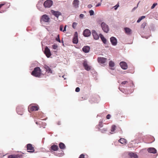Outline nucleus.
Here are the masks:
<instances>
[{
    "label": "nucleus",
    "instance_id": "33",
    "mask_svg": "<svg viewBox=\"0 0 158 158\" xmlns=\"http://www.w3.org/2000/svg\"><path fill=\"white\" fill-rule=\"evenodd\" d=\"M147 23L146 22L143 23L141 25V27L144 29L146 26Z\"/></svg>",
    "mask_w": 158,
    "mask_h": 158
},
{
    "label": "nucleus",
    "instance_id": "30",
    "mask_svg": "<svg viewBox=\"0 0 158 158\" xmlns=\"http://www.w3.org/2000/svg\"><path fill=\"white\" fill-rule=\"evenodd\" d=\"M115 128L116 126L114 125H113L111 127V131L112 132H114L115 131Z\"/></svg>",
    "mask_w": 158,
    "mask_h": 158
},
{
    "label": "nucleus",
    "instance_id": "27",
    "mask_svg": "<svg viewBox=\"0 0 158 158\" xmlns=\"http://www.w3.org/2000/svg\"><path fill=\"white\" fill-rule=\"evenodd\" d=\"M59 146L60 148L61 149H64L65 148V145L64 143H59Z\"/></svg>",
    "mask_w": 158,
    "mask_h": 158
},
{
    "label": "nucleus",
    "instance_id": "2",
    "mask_svg": "<svg viewBox=\"0 0 158 158\" xmlns=\"http://www.w3.org/2000/svg\"><path fill=\"white\" fill-rule=\"evenodd\" d=\"M50 19V17L47 15L44 14L41 16L40 21L42 23V22L47 23L49 21Z\"/></svg>",
    "mask_w": 158,
    "mask_h": 158
},
{
    "label": "nucleus",
    "instance_id": "12",
    "mask_svg": "<svg viewBox=\"0 0 158 158\" xmlns=\"http://www.w3.org/2000/svg\"><path fill=\"white\" fill-rule=\"evenodd\" d=\"M83 65L86 70L89 71L90 70L91 67L88 64L87 62L86 61H84L83 63Z\"/></svg>",
    "mask_w": 158,
    "mask_h": 158
},
{
    "label": "nucleus",
    "instance_id": "49",
    "mask_svg": "<svg viewBox=\"0 0 158 158\" xmlns=\"http://www.w3.org/2000/svg\"><path fill=\"white\" fill-rule=\"evenodd\" d=\"M4 5V3H2L0 4V8L1 7Z\"/></svg>",
    "mask_w": 158,
    "mask_h": 158
},
{
    "label": "nucleus",
    "instance_id": "23",
    "mask_svg": "<svg viewBox=\"0 0 158 158\" xmlns=\"http://www.w3.org/2000/svg\"><path fill=\"white\" fill-rule=\"evenodd\" d=\"M99 36L103 43L104 44H106V40L104 37L103 35L101 34H100Z\"/></svg>",
    "mask_w": 158,
    "mask_h": 158
},
{
    "label": "nucleus",
    "instance_id": "46",
    "mask_svg": "<svg viewBox=\"0 0 158 158\" xmlns=\"http://www.w3.org/2000/svg\"><path fill=\"white\" fill-rule=\"evenodd\" d=\"M84 16V15L82 14H81L80 15V17L81 18H83Z\"/></svg>",
    "mask_w": 158,
    "mask_h": 158
},
{
    "label": "nucleus",
    "instance_id": "20",
    "mask_svg": "<svg viewBox=\"0 0 158 158\" xmlns=\"http://www.w3.org/2000/svg\"><path fill=\"white\" fill-rule=\"evenodd\" d=\"M79 4V1L78 0H74L73 3V6L75 8L78 7Z\"/></svg>",
    "mask_w": 158,
    "mask_h": 158
},
{
    "label": "nucleus",
    "instance_id": "39",
    "mask_svg": "<svg viewBox=\"0 0 158 158\" xmlns=\"http://www.w3.org/2000/svg\"><path fill=\"white\" fill-rule=\"evenodd\" d=\"M63 25H61L60 26V31H63Z\"/></svg>",
    "mask_w": 158,
    "mask_h": 158
},
{
    "label": "nucleus",
    "instance_id": "5",
    "mask_svg": "<svg viewBox=\"0 0 158 158\" xmlns=\"http://www.w3.org/2000/svg\"><path fill=\"white\" fill-rule=\"evenodd\" d=\"M27 152L30 153H33L34 152V147L32 146L31 144L29 143L27 145Z\"/></svg>",
    "mask_w": 158,
    "mask_h": 158
},
{
    "label": "nucleus",
    "instance_id": "35",
    "mask_svg": "<svg viewBox=\"0 0 158 158\" xmlns=\"http://www.w3.org/2000/svg\"><path fill=\"white\" fill-rule=\"evenodd\" d=\"M56 41L60 43V39L59 35H57V37L56 38Z\"/></svg>",
    "mask_w": 158,
    "mask_h": 158
},
{
    "label": "nucleus",
    "instance_id": "42",
    "mask_svg": "<svg viewBox=\"0 0 158 158\" xmlns=\"http://www.w3.org/2000/svg\"><path fill=\"white\" fill-rule=\"evenodd\" d=\"M74 37H78V34L77 32H75Z\"/></svg>",
    "mask_w": 158,
    "mask_h": 158
},
{
    "label": "nucleus",
    "instance_id": "48",
    "mask_svg": "<svg viewBox=\"0 0 158 158\" xmlns=\"http://www.w3.org/2000/svg\"><path fill=\"white\" fill-rule=\"evenodd\" d=\"M66 25H65L64 27V30H63V32H64L66 31Z\"/></svg>",
    "mask_w": 158,
    "mask_h": 158
},
{
    "label": "nucleus",
    "instance_id": "45",
    "mask_svg": "<svg viewBox=\"0 0 158 158\" xmlns=\"http://www.w3.org/2000/svg\"><path fill=\"white\" fill-rule=\"evenodd\" d=\"M128 83V82L127 81H123L122 83H121V84H124V85H125L126 84H127V83Z\"/></svg>",
    "mask_w": 158,
    "mask_h": 158
},
{
    "label": "nucleus",
    "instance_id": "14",
    "mask_svg": "<svg viewBox=\"0 0 158 158\" xmlns=\"http://www.w3.org/2000/svg\"><path fill=\"white\" fill-rule=\"evenodd\" d=\"M59 149L58 146L55 144L52 145L50 148L51 151H57Z\"/></svg>",
    "mask_w": 158,
    "mask_h": 158
},
{
    "label": "nucleus",
    "instance_id": "6",
    "mask_svg": "<svg viewBox=\"0 0 158 158\" xmlns=\"http://www.w3.org/2000/svg\"><path fill=\"white\" fill-rule=\"evenodd\" d=\"M44 53L48 58L49 57L52 55L50 49L47 47H46L45 48Z\"/></svg>",
    "mask_w": 158,
    "mask_h": 158
},
{
    "label": "nucleus",
    "instance_id": "44",
    "mask_svg": "<svg viewBox=\"0 0 158 158\" xmlns=\"http://www.w3.org/2000/svg\"><path fill=\"white\" fill-rule=\"evenodd\" d=\"M110 117L111 115H110V114H108L106 116V118L107 119H110Z\"/></svg>",
    "mask_w": 158,
    "mask_h": 158
},
{
    "label": "nucleus",
    "instance_id": "11",
    "mask_svg": "<svg viewBox=\"0 0 158 158\" xmlns=\"http://www.w3.org/2000/svg\"><path fill=\"white\" fill-rule=\"evenodd\" d=\"M107 59L104 57H99L98 58V62L101 64H104L106 61Z\"/></svg>",
    "mask_w": 158,
    "mask_h": 158
},
{
    "label": "nucleus",
    "instance_id": "26",
    "mask_svg": "<svg viewBox=\"0 0 158 158\" xmlns=\"http://www.w3.org/2000/svg\"><path fill=\"white\" fill-rule=\"evenodd\" d=\"M98 130L99 131H101L102 133H104L107 131V129L106 128H103L102 129H100L99 127L98 128Z\"/></svg>",
    "mask_w": 158,
    "mask_h": 158
},
{
    "label": "nucleus",
    "instance_id": "34",
    "mask_svg": "<svg viewBox=\"0 0 158 158\" xmlns=\"http://www.w3.org/2000/svg\"><path fill=\"white\" fill-rule=\"evenodd\" d=\"M77 25V23H76L74 22L73 23L72 27L73 28L75 29L76 28Z\"/></svg>",
    "mask_w": 158,
    "mask_h": 158
},
{
    "label": "nucleus",
    "instance_id": "29",
    "mask_svg": "<svg viewBox=\"0 0 158 158\" xmlns=\"http://www.w3.org/2000/svg\"><path fill=\"white\" fill-rule=\"evenodd\" d=\"M109 65L111 67H113L114 66V64L112 61L111 60L109 62Z\"/></svg>",
    "mask_w": 158,
    "mask_h": 158
},
{
    "label": "nucleus",
    "instance_id": "28",
    "mask_svg": "<svg viewBox=\"0 0 158 158\" xmlns=\"http://www.w3.org/2000/svg\"><path fill=\"white\" fill-rule=\"evenodd\" d=\"M73 42L74 44H77L78 42V37H74L73 39Z\"/></svg>",
    "mask_w": 158,
    "mask_h": 158
},
{
    "label": "nucleus",
    "instance_id": "15",
    "mask_svg": "<svg viewBox=\"0 0 158 158\" xmlns=\"http://www.w3.org/2000/svg\"><path fill=\"white\" fill-rule=\"evenodd\" d=\"M16 110L19 114L20 115H22L23 114V110L21 107H18L16 108Z\"/></svg>",
    "mask_w": 158,
    "mask_h": 158
},
{
    "label": "nucleus",
    "instance_id": "19",
    "mask_svg": "<svg viewBox=\"0 0 158 158\" xmlns=\"http://www.w3.org/2000/svg\"><path fill=\"white\" fill-rule=\"evenodd\" d=\"M128 155L131 158H138V156L136 154L132 152L129 153Z\"/></svg>",
    "mask_w": 158,
    "mask_h": 158
},
{
    "label": "nucleus",
    "instance_id": "40",
    "mask_svg": "<svg viewBox=\"0 0 158 158\" xmlns=\"http://www.w3.org/2000/svg\"><path fill=\"white\" fill-rule=\"evenodd\" d=\"M89 13L90 15H93L94 14L93 10H89Z\"/></svg>",
    "mask_w": 158,
    "mask_h": 158
},
{
    "label": "nucleus",
    "instance_id": "9",
    "mask_svg": "<svg viewBox=\"0 0 158 158\" xmlns=\"http://www.w3.org/2000/svg\"><path fill=\"white\" fill-rule=\"evenodd\" d=\"M92 32L94 38L95 40H97L99 39L100 36L98 35L95 30H92Z\"/></svg>",
    "mask_w": 158,
    "mask_h": 158
},
{
    "label": "nucleus",
    "instance_id": "25",
    "mask_svg": "<svg viewBox=\"0 0 158 158\" xmlns=\"http://www.w3.org/2000/svg\"><path fill=\"white\" fill-rule=\"evenodd\" d=\"M38 107L37 106H33L31 107L30 110L31 111H37L38 110Z\"/></svg>",
    "mask_w": 158,
    "mask_h": 158
},
{
    "label": "nucleus",
    "instance_id": "16",
    "mask_svg": "<svg viewBox=\"0 0 158 158\" xmlns=\"http://www.w3.org/2000/svg\"><path fill=\"white\" fill-rule=\"evenodd\" d=\"M44 68L45 69V71L48 72V73H52V70L50 68V67L47 65H45L44 66Z\"/></svg>",
    "mask_w": 158,
    "mask_h": 158
},
{
    "label": "nucleus",
    "instance_id": "8",
    "mask_svg": "<svg viewBox=\"0 0 158 158\" xmlns=\"http://www.w3.org/2000/svg\"><path fill=\"white\" fill-rule=\"evenodd\" d=\"M110 41L113 45L115 46L117 45V40L115 37H111L110 38Z\"/></svg>",
    "mask_w": 158,
    "mask_h": 158
},
{
    "label": "nucleus",
    "instance_id": "32",
    "mask_svg": "<svg viewBox=\"0 0 158 158\" xmlns=\"http://www.w3.org/2000/svg\"><path fill=\"white\" fill-rule=\"evenodd\" d=\"M145 16H142L140 17L137 21V23H139L142 19L145 18Z\"/></svg>",
    "mask_w": 158,
    "mask_h": 158
},
{
    "label": "nucleus",
    "instance_id": "7",
    "mask_svg": "<svg viewBox=\"0 0 158 158\" xmlns=\"http://www.w3.org/2000/svg\"><path fill=\"white\" fill-rule=\"evenodd\" d=\"M120 65L121 68L123 69L126 70L127 68V65L126 62L122 61L120 63Z\"/></svg>",
    "mask_w": 158,
    "mask_h": 158
},
{
    "label": "nucleus",
    "instance_id": "31",
    "mask_svg": "<svg viewBox=\"0 0 158 158\" xmlns=\"http://www.w3.org/2000/svg\"><path fill=\"white\" fill-rule=\"evenodd\" d=\"M98 127L99 128L102 127H103V124H102V121H100L99 123V124L98 125Z\"/></svg>",
    "mask_w": 158,
    "mask_h": 158
},
{
    "label": "nucleus",
    "instance_id": "37",
    "mask_svg": "<svg viewBox=\"0 0 158 158\" xmlns=\"http://www.w3.org/2000/svg\"><path fill=\"white\" fill-rule=\"evenodd\" d=\"M157 3H154L152 5V6L151 7V9H153L156 5H157Z\"/></svg>",
    "mask_w": 158,
    "mask_h": 158
},
{
    "label": "nucleus",
    "instance_id": "43",
    "mask_svg": "<svg viewBox=\"0 0 158 158\" xmlns=\"http://www.w3.org/2000/svg\"><path fill=\"white\" fill-rule=\"evenodd\" d=\"M80 90V89L79 87H77L75 89V91L76 92H79Z\"/></svg>",
    "mask_w": 158,
    "mask_h": 158
},
{
    "label": "nucleus",
    "instance_id": "47",
    "mask_svg": "<svg viewBox=\"0 0 158 158\" xmlns=\"http://www.w3.org/2000/svg\"><path fill=\"white\" fill-rule=\"evenodd\" d=\"M88 7L89 8H90L91 7H92V5L91 4L89 5L88 6Z\"/></svg>",
    "mask_w": 158,
    "mask_h": 158
},
{
    "label": "nucleus",
    "instance_id": "52",
    "mask_svg": "<svg viewBox=\"0 0 158 158\" xmlns=\"http://www.w3.org/2000/svg\"><path fill=\"white\" fill-rule=\"evenodd\" d=\"M64 75H63L62 76V77H63V78H64V79H65V78H64Z\"/></svg>",
    "mask_w": 158,
    "mask_h": 158
},
{
    "label": "nucleus",
    "instance_id": "38",
    "mask_svg": "<svg viewBox=\"0 0 158 158\" xmlns=\"http://www.w3.org/2000/svg\"><path fill=\"white\" fill-rule=\"evenodd\" d=\"M119 5L118 3H117L115 6H114L115 10H116L117 8L119 7Z\"/></svg>",
    "mask_w": 158,
    "mask_h": 158
},
{
    "label": "nucleus",
    "instance_id": "24",
    "mask_svg": "<svg viewBox=\"0 0 158 158\" xmlns=\"http://www.w3.org/2000/svg\"><path fill=\"white\" fill-rule=\"evenodd\" d=\"M53 11V15H54L57 18H58L59 15H61V13L59 11Z\"/></svg>",
    "mask_w": 158,
    "mask_h": 158
},
{
    "label": "nucleus",
    "instance_id": "13",
    "mask_svg": "<svg viewBox=\"0 0 158 158\" xmlns=\"http://www.w3.org/2000/svg\"><path fill=\"white\" fill-rule=\"evenodd\" d=\"M91 32L88 29L85 30L83 32V35L85 37H88L90 35Z\"/></svg>",
    "mask_w": 158,
    "mask_h": 158
},
{
    "label": "nucleus",
    "instance_id": "10",
    "mask_svg": "<svg viewBox=\"0 0 158 158\" xmlns=\"http://www.w3.org/2000/svg\"><path fill=\"white\" fill-rule=\"evenodd\" d=\"M22 154L11 155L8 156V158H18L22 157Z\"/></svg>",
    "mask_w": 158,
    "mask_h": 158
},
{
    "label": "nucleus",
    "instance_id": "41",
    "mask_svg": "<svg viewBox=\"0 0 158 158\" xmlns=\"http://www.w3.org/2000/svg\"><path fill=\"white\" fill-rule=\"evenodd\" d=\"M79 158H85V155L83 154H82L80 156Z\"/></svg>",
    "mask_w": 158,
    "mask_h": 158
},
{
    "label": "nucleus",
    "instance_id": "53",
    "mask_svg": "<svg viewBox=\"0 0 158 158\" xmlns=\"http://www.w3.org/2000/svg\"><path fill=\"white\" fill-rule=\"evenodd\" d=\"M135 9H136V8H135V7H134V8H133V10H134Z\"/></svg>",
    "mask_w": 158,
    "mask_h": 158
},
{
    "label": "nucleus",
    "instance_id": "51",
    "mask_svg": "<svg viewBox=\"0 0 158 158\" xmlns=\"http://www.w3.org/2000/svg\"><path fill=\"white\" fill-rule=\"evenodd\" d=\"M101 22V21H100V20H99L98 21V23L99 24Z\"/></svg>",
    "mask_w": 158,
    "mask_h": 158
},
{
    "label": "nucleus",
    "instance_id": "17",
    "mask_svg": "<svg viewBox=\"0 0 158 158\" xmlns=\"http://www.w3.org/2000/svg\"><path fill=\"white\" fill-rule=\"evenodd\" d=\"M147 150L148 152L153 154L156 153L157 151L156 149L153 148H148Z\"/></svg>",
    "mask_w": 158,
    "mask_h": 158
},
{
    "label": "nucleus",
    "instance_id": "1",
    "mask_svg": "<svg viewBox=\"0 0 158 158\" xmlns=\"http://www.w3.org/2000/svg\"><path fill=\"white\" fill-rule=\"evenodd\" d=\"M41 74V71L40 68L39 67L35 68L31 73V74L33 76L38 77H40Z\"/></svg>",
    "mask_w": 158,
    "mask_h": 158
},
{
    "label": "nucleus",
    "instance_id": "54",
    "mask_svg": "<svg viewBox=\"0 0 158 158\" xmlns=\"http://www.w3.org/2000/svg\"><path fill=\"white\" fill-rule=\"evenodd\" d=\"M36 124H38V123H37V122H36Z\"/></svg>",
    "mask_w": 158,
    "mask_h": 158
},
{
    "label": "nucleus",
    "instance_id": "3",
    "mask_svg": "<svg viewBox=\"0 0 158 158\" xmlns=\"http://www.w3.org/2000/svg\"><path fill=\"white\" fill-rule=\"evenodd\" d=\"M53 4V2L51 0H47L44 3V5L45 8H49Z\"/></svg>",
    "mask_w": 158,
    "mask_h": 158
},
{
    "label": "nucleus",
    "instance_id": "4",
    "mask_svg": "<svg viewBox=\"0 0 158 158\" xmlns=\"http://www.w3.org/2000/svg\"><path fill=\"white\" fill-rule=\"evenodd\" d=\"M101 27L102 30L104 32L107 33L109 31V28L108 26L104 22L101 23Z\"/></svg>",
    "mask_w": 158,
    "mask_h": 158
},
{
    "label": "nucleus",
    "instance_id": "36",
    "mask_svg": "<svg viewBox=\"0 0 158 158\" xmlns=\"http://www.w3.org/2000/svg\"><path fill=\"white\" fill-rule=\"evenodd\" d=\"M52 48L53 49H56L58 47V46L56 44H54L52 46Z\"/></svg>",
    "mask_w": 158,
    "mask_h": 158
},
{
    "label": "nucleus",
    "instance_id": "18",
    "mask_svg": "<svg viewBox=\"0 0 158 158\" xmlns=\"http://www.w3.org/2000/svg\"><path fill=\"white\" fill-rule=\"evenodd\" d=\"M90 47L89 46H85L82 48L83 51L85 53H88L90 50Z\"/></svg>",
    "mask_w": 158,
    "mask_h": 158
},
{
    "label": "nucleus",
    "instance_id": "50",
    "mask_svg": "<svg viewBox=\"0 0 158 158\" xmlns=\"http://www.w3.org/2000/svg\"><path fill=\"white\" fill-rule=\"evenodd\" d=\"M100 5H101V3H99L96 6H100Z\"/></svg>",
    "mask_w": 158,
    "mask_h": 158
},
{
    "label": "nucleus",
    "instance_id": "21",
    "mask_svg": "<svg viewBox=\"0 0 158 158\" xmlns=\"http://www.w3.org/2000/svg\"><path fill=\"white\" fill-rule=\"evenodd\" d=\"M124 30L125 33L128 35L131 34V30L129 28L125 27L124 28Z\"/></svg>",
    "mask_w": 158,
    "mask_h": 158
},
{
    "label": "nucleus",
    "instance_id": "22",
    "mask_svg": "<svg viewBox=\"0 0 158 158\" xmlns=\"http://www.w3.org/2000/svg\"><path fill=\"white\" fill-rule=\"evenodd\" d=\"M118 141L119 143L123 144H125L127 142V140L123 138H120Z\"/></svg>",
    "mask_w": 158,
    "mask_h": 158
}]
</instances>
